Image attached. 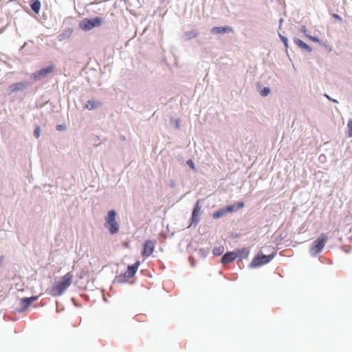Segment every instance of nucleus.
Instances as JSON below:
<instances>
[{
	"mask_svg": "<svg viewBox=\"0 0 352 352\" xmlns=\"http://www.w3.org/2000/svg\"><path fill=\"white\" fill-rule=\"evenodd\" d=\"M226 213H227V212H226V208H223V209H221V210H219L217 211L216 212H214V213L213 214V217H214V219H218V218H219V217H221L223 216V215H224L225 214H226Z\"/></svg>",
	"mask_w": 352,
	"mask_h": 352,
	"instance_id": "dca6fc26",
	"label": "nucleus"
},
{
	"mask_svg": "<svg viewBox=\"0 0 352 352\" xmlns=\"http://www.w3.org/2000/svg\"><path fill=\"white\" fill-rule=\"evenodd\" d=\"M28 298L30 299V300H28V301H29L28 302H29V303H32V302H33L34 301L36 300H37V298H38V297H37V296H32V297Z\"/></svg>",
	"mask_w": 352,
	"mask_h": 352,
	"instance_id": "a878e982",
	"label": "nucleus"
},
{
	"mask_svg": "<svg viewBox=\"0 0 352 352\" xmlns=\"http://www.w3.org/2000/svg\"><path fill=\"white\" fill-rule=\"evenodd\" d=\"M54 69V65L52 64L46 67L42 68L40 70L33 74L34 80H38L41 78L46 77L49 74L52 73Z\"/></svg>",
	"mask_w": 352,
	"mask_h": 352,
	"instance_id": "423d86ee",
	"label": "nucleus"
},
{
	"mask_svg": "<svg viewBox=\"0 0 352 352\" xmlns=\"http://www.w3.org/2000/svg\"><path fill=\"white\" fill-rule=\"evenodd\" d=\"M243 206H244L243 202H240V203L237 204V205L236 206L237 210L242 208Z\"/></svg>",
	"mask_w": 352,
	"mask_h": 352,
	"instance_id": "bb28decb",
	"label": "nucleus"
},
{
	"mask_svg": "<svg viewBox=\"0 0 352 352\" xmlns=\"http://www.w3.org/2000/svg\"><path fill=\"white\" fill-rule=\"evenodd\" d=\"M198 35V32H190L188 33V36L190 38H195Z\"/></svg>",
	"mask_w": 352,
	"mask_h": 352,
	"instance_id": "b1692460",
	"label": "nucleus"
},
{
	"mask_svg": "<svg viewBox=\"0 0 352 352\" xmlns=\"http://www.w3.org/2000/svg\"><path fill=\"white\" fill-rule=\"evenodd\" d=\"M74 279V274L69 272L63 276L60 280L56 281L50 289V294L54 297L63 295L71 286Z\"/></svg>",
	"mask_w": 352,
	"mask_h": 352,
	"instance_id": "f257e3e1",
	"label": "nucleus"
},
{
	"mask_svg": "<svg viewBox=\"0 0 352 352\" xmlns=\"http://www.w3.org/2000/svg\"><path fill=\"white\" fill-rule=\"evenodd\" d=\"M294 41L295 44H296L300 48L306 50L308 52L311 51V48L310 47V46L308 45L307 44H306L305 43H304L303 41H302L300 39L294 38Z\"/></svg>",
	"mask_w": 352,
	"mask_h": 352,
	"instance_id": "ddd939ff",
	"label": "nucleus"
},
{
	"mask_svg": "<svg viewBox=\"0 0 352 352\" xmlns=\"http://www.w3.org/2000/svg\"><path fill=\"white\" fill-rule=\"evenodd\" d=\"M274 257V254L270 255H263L261 253H258L256 257L250 263L251 267H256L268 263Z\"/></svg>",
	"mask_w": 352,
	"mask_h": 352,
	"instance_id": "39448f33",
	"label": "nucleus"
},
{
	"mask_svg": "<svg viewBox=\"0 0 352 352\" xmlns=\"http://www.w3.org/2000/svg\"><path fill=\"white\" fill-rule=\"evenodd\" d=\"M140 261L135 262L133 265H130L128 267L127 271L125 272V276L128 278L133 277L135 274L137 272L138 269L140 266Z\"/></svg>",
	"mask_w": 352,
	"mask_h": 352,
	"instance_id": "6e6552de",
	"label": "nucleus"
},
{
	"mask_svg": "<svg viewBox=\"0 0 352 352\" xmlns=\"http://www.w3.org/2000/svg\"><path fill=\"white\" fill-rule=\"evenodd\" d=\"M302 31L303 32H305V31H306V30H305V29H302Z\"/></svg>",
	"mask_w": 352,
	"mask_h": 352,
	"instance_id": "c756f323",
	"label": "nucleus"
},
{
	"mask_svg": "<svg viewBox=\"0 0 352 352\" xmlns=\"http://www.w3.org/2000/svg\"><path fill=\"white\" fill-rule=\"evenodd\" d=\"M236 258V254L234 252H230L225 254L221 258V263L223 264L229 263Z\"/></svg>",
	"mask_w": 352,
	"mask_h": 352,
	"instance_id": "1a4fd4ad",
	"label": "nucleus"
},
{
	"mask_svg": "<svg viewBox=\"0 0 352 352\" xmlns=\"http://www.w3.org/2000/svg\"><path fill=\"white\" fill-rule=\"evenodd\" d=\"M187 164L192 168V169H195V164L192 162V160H188L187 162H186Z\"/></svg>",
	"mask_w": 352,
	"mask_h": 352,
	"instance_id": "5701e85b",
	"label": "nucleus"
},
{
	"mask_svg": "<svg viewBox=\"0 0 352 352\" xmlns=\"http://www.w3.org/2000/svg\"><path fill=\"white\" fill-rule=\"evenodd\" d=\"M41 2L38 0L34 1L31 5L32 10L36 14H38L41 10Z\"/></svg>",
	"mask_w": 352,
	"mask_h": 352,
	"instance_id": "4468645a",
	"label": "nucleus"
},
{
	"mask_svg": "<svg viewBox=\"0 0 352 352\" xmlns=\"http://www.w3.org/2000/svg\"><path fill=\"white\" fill-rule=\"evenodd\" d=\"M306 36L311 41L315 42V43H320V40L318 38L316 37V36H310V35H306Z\"/></svg>",
	"mask_w": 352,
	"mask_h": 352,
	"instance_id": "aec40b11",
	"label": "nucleus"
},
{
	"mask_svg": "<svg viewBox=\"0 0 352 352\" xmlns=\"http://www.w3.org/2000/svg\"><path fill=\"white\" fill-rule=\"evenodd\" d=\"M325 96H326V97H327V98L330 99V98L329 97V96H327V95H325Z\"/></svg>",
	"mask_w": 352,
	"mask_h": 352,
	"instance_id": "7c9ffc66",
	"label": "nucleus"
},
{
	"mask_svg": "<svg viewBox=\"0 0 352 352\" xmlns=\"http://www.w3.org/2000/svg\"><path fill=\"white\" fill-rule=\"evenodd\" d=\"M28 300H30L28 298H23L21 299V304L25 309H27L31 304L28 302Z\"/></svg>",
	"mask_w": 352,
	"mask_h": 352,
	"instance_id": "f3484780",
	"label": "nucleus"
},
{
	"mask_svg": "<svg viewBox=\"0 0 352 352\" xmlns=\"http://www.w3.org/2000/svg\"><path fill=\"white\" fill-rule=\"evenodd\" d=\"M102 23V19L100 17H95L93 19H85L79 23V28L85 31H89L95 27H99Z\"/></svg>",
	"mask_w": 352,
	"mask_h": 352,
	"instance_id": "7ed1b4c3",
	"label": "nucleus"
},
{
	"mask_svg": "<svg viewBox=\"0 0 352 352\" xmlns=\"http://www.w3.org/2000/svg\"><path fill=\"white\" fill-rule=\"evenodd\" d=\"M270 92V89L269 87H265L261 92L262 96H267Z\"/></svg>",
	"mask_w": 352,
	"mask_h": 352,
	"instance_id": "6ab92c4d",
	"label": "nucleus"
},
{
	"mask_svg": "<svg viewBox=\"0 0 352 352\" xmlns=\"http://www.w3.org/2000/svg\"><path fill=\"white\" fill-rule=\"evenodd\" d=\"M63 129H64V126H63V125H57L56 126V129L58 130V131H60V130H62Z\"/></svg>",
	"mask_w": 352,
	"mask_h": 352,
	"instance_id": "cd10ccee",
	"label": "nucleus"
},
{
	"mask_svg": "<svg viewBox=\"0 0 352 352\" xmlns=\"http://www.w3.org/2000/svg\"><path fill=\"white\" fill-rule=\"evenodd\" d=\"M25 83L21 82L10 85L8 89L10 92H15L17 91L23 90V89H25Z\"/></svg>",
	"mask_w": 352,
	"mask_h": 352,
	"instance_id": "9b49d317",
	"label": "nucleus"
},
{
	"mask_svg": "<svg viewBox=\"0 0 352 352\" xmlns=\"http://www.w3.org/2000/svg\"><path fill=\"white\" fill-rule=\"evenodd\" d=\"M155 249V243L151 240L145 241L143 245L142 255L144 257H148L152 254Z\"/></svg>",
	"mask_w": 352,
	"mask_h": 352,
	"instance_id": "0eeeda50",
	"label": "nucleus"
},
{
	"mask_svg": "<svg viewBox=\"0 0 352 352\" xmlns=\"http://www.w3.org/2000/svg\"><path fill=\"white\" fill-rule=\"evenodd\" d=\"M226 212H232L236 210L237 209H236V206L232 205V206H228L226 208Z\"/></svg>",
	"mask_w": 352,
	"mask_h": 352,
	"instance_id": "a211bd4d",
	"label": "nucleus"
},
{
	"mask_svg": "<svg viewBox=\"0 0 352 352\" xmlns=\"http://www.w3.org/2000/svg\"><path fill=\"white\" fill-rule=\"evenodd\" d=\"M117 213L114 210H109L105 217V228L108 229L111 234H114L119 231V224L116 217Z\"/></svg>",
	"mask_w": 352,
	"mask_h": 352,
	"instance_id": "f03ea898",
	"label": "nucleus"
},
{
	"mask_svg": "<svg viewBox=\"0 0 352 352\" xmlns=\"http://www.w3.org/2000/svg\"><path fill=\"white\" fill-rule=\"evenodd\" d=\"M281 41L283 42L285 46L287 47V39L284 36H280Z\"/></svg>",
	"mask_w": 352,
	"mask_h": 352,
	"instance_id": "393cba45",
	"label": "nucleus"
},
{
	"mask_svg": "<svg viewBox=\"0 0 352 352\" xmlns=\"http://www.w3.org/2000/svg\"><path fill=\"white\" fill-rule=\"evenodd\" d=\"M333 16L335 19H338V20L341 21V18L340 17V16H339V15H338V14H333Z\"/></svg>",
	"mask_w": 352,
	"mask_h": 352,
	"instance_id": "c85d7f7f",
	"label": "nucleus"
},
{
	"mask_svg": "<svg viewBox=\"0 0 352 352\" xmlns=\"http://www.w3.org/2000/svg\"><path fill=\"white\" fill-rule=\"evenodd\" d=\"M347 126L349 129V135L350 137H352V120L349 121V122L347 124Z\"/></svg>",
	"mask_w": 352,
	"mask_h": 352,
	"instance_id": "412c9836",
	"label": "nucleus"
},
{
	"mask_svg": "<svg viewBox=\"0 0 352 352\" xmlns=\"http://www.w3.org/2000/svg\"><path fill=\"white\" fill-rule=\"evenodd\" d=\"M199 208L198 206H196L194 210H193V212H192V221H195V222H197L199 219H198V216H199Z\"/></svg>",
	"mask_w": 352,
	"mask_h": 352,
	"instance_id": "2eb2a0df",
	"label": "nucleus"
},
{
	"mask_svg": "<svg viewBox=\"0 0 352 352\" xmlns=\"http://www.w3.org/2000/svg\"><path fill=\"white\" fill-rule=\"evenodd\" d=\"M211 32L214 34H224L233 32V29L230 27H214L212 29Z\"/></svg>",
	"mask_w": 352,
	"mask_h": 352,
	"instance_id": "9d476101",
	"label": "nucleus"
},
{
	"mask_svg": "<svg viewBox=\"0 0 352 352\" xmlns=\"http://www.w3.org/2000/svg\"><path fill=\"white\" fill-rule=\"evenodd\" d=\"M327 241V236L322 234L316 241H314L310 248V252L313 255L320 253L324 247Z\"/></svg>",
	"mask_w": 352,
	"mask_h": 352,
	"instance_id": "20e7f679",
	"label": "nucleus"
},
{
	"mask_svg": "<svg viewBox=\"0 0 352 352\" xmlns=\"http://www.w3.org/2000/svg\"><path fill=\"white\" fill-rule=\"evenodd\" d=\"M101 105V102L98 100H88L87 104L84 106L85 109L88 110H93Z\"/></svg>",
	"mask_w": 352,
	"mask_h": 352,
	"instance_id": "f8f14e48",
	"label": "nucleus"
},
{
	"mask_svg": "<svg viewBox=\"0 0 352 352\" xmlns=\"http://www.w3.org/2000/svg\"><path fill=\"white\" fill-rule=\"evenodd\" d=\"M40 132H41L40 127L36 126L34 130V135L36 138H38L40 137Z\"/></svg>",
	"mask_w": 352,
	"mask_h": 352,
	"instance_id": "4be33fe9",
	"label": "nucleus"
}]
</instances>
